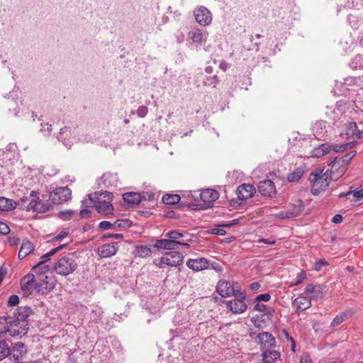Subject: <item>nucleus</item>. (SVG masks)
I'll return each instance as SVG.
<instances>
[{"mask_svg": "<svg viewBox=\"0 0 363 363\" xmlns=\"http://www.w3.org/2000/svg\"><path fill=\"white\" fill-rule=\"evenodd\" d=\"M123 200L128 204L137 205L140 202V195L135 192H126L123 195Z\"/></svg>", "mask_w": 363, "mask_h": 363, "instance_id": "f704fd0d", "label": "nucleus"}, {"mask_svg": "<svg viewBox=\"0 0 363 363\" xmlns=\"http://www.w3.org/2000/svg\"><path fill=\"white\" fill-rule=\"evenodd\" d=\"M137 255L140 257H148L152 254V250L147 245H138L136 246Z\"/></svg>", "mask_w": 363, "mask_h": 363, "instance_id": "e433bc0d", "label": "nucleus"}, {"mask_svg": "<svg viewBox=\"0 0 363 363\" xmlns=\"http://www.w3.org/2000/svg\"><path fill=\"white\" fill-rule=\"evenodd\" d=\"M177 243L176 240L168 239L157 240L154 247L157 249L163 250H176L177 249Z\"/></svg>", "mask_w": 363, "mask_h": 363, "instance_id": "cd10ccee", "label": "nucleus"}, {"mask_svg": "<svg viewBox=\"0 0 363 363\" xmlns=\"http://www.w3.org/2000/svg\"><path fill=\"white\" fill-rule=\"evenodd\" d=\"M81 210L79 216L81 218H86L91 216V194L86 196L85 199L82 201Z\"/></svg>", "mask_w": 363, "mask_h": 363, "instance_id": "c756f323", "label": "nucleus"}, {"mask_svg": "<svg viewBox=\"0 0 363 363\" xmlns=\"http://www.w3.org/2000/svg\"><path fill=\"white\" fill-rule=\"evenodd\" d=\"M351 106V101L348 102L344 100L338 101L334 108L327 107L325 115L339 127L340 124L349 120Z\"/></svg>", "mask_w": 363, "mask_h": 363, "instance_id": "20e7f679", "label": "nucleus"}, {"mask_svg": "<svg viewBox=\"0 0 363 363\" xmlns=\"http://www.w3.org/2000/svg\"><path fill=\"white\" fill-rule=\"evenodd\" d=\"M6 357H9V345L6 341L0 342V361Z\"/></svg>", "mask_w": 363, "mask_h": 363, "instance_id": "79ce46f5", "label": "nucleus"}, {"mask_svg": "<svg viewBox=\"0 0 363 363\" xmlns=\"http://www.w3.org/2000/svg\"><path fill=\"white\" fill-rule=\"evenodd\" d=\"M254 309L255 311H261V312H264L266 313H269L267 306L264 305V304H262V303H259V302L257 303L255 306H254Z\"/></svg>", "mask_w": 363, "mask_h": 363, "instance_id": "4d7b16f0", "label": "nucleus"}, {"mask_svg": "<svg viewBox=\"0 0 363 363\" xmlns=\"http://www.w3.org/2000/svg\"><path fill=\"white\" fill-rule=\"evenodd\" d=\"M19 303V298L16 295H12L9 297L8 304L11 306H15Z\"/></svg>", "mask_w": 363, "mask_h": 363, "instance_id": "13d9d810", "label": "nucleus"}, {"mask_svg": "<svg viewBox=\"0 0 363 363\" xmlns=\"http://www.w3.org/2000/svg\"><path fill=\"white\" fill-rule=\"evenodd\" d=\"M34 245L28 240H23L20 250L18 252V257L20 259L25 258L26 256L30 255L34 251Z\"/></svg>", "mask_w": 363, "mask_h": 363, "instance_id": "c85d7f7f", "label": "nucleus"}, {"mask_svg": "<svg viewBox=\"0 0 363 363\" xmlns=\"http://www.w3.org/2000/svg\"><path fill=\"white\" fill-rule=\"evenodd\" d=\"M218 82L219 80L218 77L216 75H213L211 77H206L203 83L206 86H213L215 87Z\"/></svg>", "mask_w": 363, "mask_h": 363, "instance_id": "de8ad7c7", "label": "nucleus"}, {"mask_svg": "<svg viewBox=\"0 0 363 363\" xmlns=\"http://www.w3.org/2000/svg\"><path fill=\"white\" fill-rule=\"evenodd\" d=\"M306 278V274L303 271H301L296 276V281L294 283V285H298L303 281V280Z\"/></svg>", "mask_w": 363, "mask_h": 363, "instance_id": "052dcab7", "label": "nucleus"}, {"mask_svg": "<svg viewBox=\"0 0 363 363\" xmlns=\"http://www.w3.org/2000/svg\"><path fill=\"white\" fill-rule=\"evenodd\" d=\"M165 236L169 240H176L183 237V235L177 230H171L167 233Z\"/></svg>", "mask_w": 363, "mask_h": 363, "instance_id": "09e8293b", "label": "nucleus"}, {"mask_svg": "<svg viewBox=\"0 0 363 363\" xmlns=\"http://www.w3.org/2000/svg\"><path fill=\"white\" fill-rule=\"evenodd\" d=\"M330 175L325 172L323 174L321 170H315L309 175V181L312 183L311 192L313 195H318L320 192L324 191L329 186Z\"/></svg>", "mask_w": 363, "mask_h": 363, "instance_id": "39448f33", "label": "nucleus"}, {"mask_svg": "<svg viewBox=\"0 0 363 363\" xmlns=\"http://www.w3.org/2000/svg\"><path fill=\"white\" fill-rule=\"evenodd\" d=\"M21 286L23 294L26 296L34 293L44 294V291L41 289L43 284L37 283L35 276L33 274H28L24 276L21 281Z\"/></svg>", "mask_w": 363, "mask_h": 363, "instance_id": "9d476101", "label": "nucleus"}, {"mask_svg": "<svg viewBox=\"0 0 363 363\" xmlns=\"http://www.w3.org/2000/svg\"><path fill=\"white\" fill-rule=\"evenodd\" d=\"M212 233L218 235H223L225 234V231L222 228H217L212 229Z\"/></svg>", "mask_w": 363, "mask_h": 363, "instance_id": "338daca9", "label": "nucleus"}, {"mask_svg": "<svg viewBox=\"0 0 363 363\" xmlns=\"http://www.w3.org/2000/svg\"><path fill=\"white\" fill-rule=\"evenodd\" d=\"M354 145L353 142L344 143L342 145L333 144L330 145L324 143L313 149L311 152V157H320L323 155L329 153L331 150L335 152H343L348 148L352 147Z\"/></svg>", "mask_w": 363, "mask_h": 363, "instance_id": "1a4fd4ad", "label": "nucleus"}, {"mask_svg": "<svg viewBox=\"0 0 363 363\" xmlns=\"http://www.w3.org/2000/svg\"><path fill=\"white\" fill-rule=\"evenodd\" d=\"M329 165L330 166L329 175H330V179L333 181H336L340 178L347 170V167L344 166V162H340L339 157H336Z\"/></svg>", "mask_w": 363, "mask_h": 363, "instance_id": "2eb2a0df", "label": "nucleus"}, {"mask_svg": "<svg viewBox=\"0 0 363 363\" xmlns=\"http://www.w3.org/2000/svg\"><path fill=\"white\" fill-rule=\"evenodd\" d=\"M52 131V125H50L49 123H42L41 124V128H40V132L45 135V136H48L50 134Z\"/></svg>", "mask_w": 363, "mask_h": 363, "instance_id": "8fccbe9b", "label": "nucleus"}, {"mask_svg": "<svg viewBox=\"0 0 363 363\" xmlns=\"http://www.w3.org/2000/svg\"><path fill=\"white\" fill-rule=\"evenodd\" d=\"M311 358L308 354H304L301 357L300 363H311Z\"/></svg>", "mask_w": 363, "mask_h": 363, "instance_id": "774afa93", "label": "nucleus"}, {"mask_svg": "<svg viewBox=\"0 0 363 363\" xmlns=\"http://www.w3.org/2000/svg\"><path fill=\"white\" fill-rule=\"evenodd\" d=\"M305 294L311 295L313 298H321L323 296L320 286H315L313 284H308L306 287Z\"/></svg>", "mask_w": 363, "mask_h": 363, "instance_id": "7c9ffc66", "label": "nucleus"}, {"mask_svg": "<svg viewBox=\"0 0 363 363\" xmlns=\"http://www.w3.org/2000/svg\"><path fill=\"white\" fill-rule=\"evenodd\" d=\"M208 37V33L206 30L194 28L189 32L187 40L190 45L195 46L196 48H201L203 46L206 51H209L211 45H206Z\"/></svg>", "mask_w": 363, "mask_h": 363, "instance_id": "6e6552de", "label": "nucleus"}, {"mask_svg": "<svg viewBox=\"0 0 363 363\" xmlns=\"http://www.w3.org/2000/svg\"><path fill=\"white\" fill-rule=\"evenodd\" d=\"M118 251L116 242L108 243L101 245L98 249V253L101 257H109L114 255Z\"/></svg>", "mask_w": 363, "mask_h": 363, "instance_id": "4be33fe9", "label": "nucleus"}, {"mask_svg": "<svg viewBox=\"0 0 363 363\" xmlns=\"http://www.w3.org/2000/svg\"><path fill=\"white\" fill-rule=\"evenodd\" d=\"M313 131L315 138H323L327 133L326 123L324 121L317 122L313 128Z\"/></svg>", "mask_w": 363, "mask_h": 363, "instance_id": "72a5a7b5", "label": "nucleus"}, {"mask_svg": "<svg viewBox=\"0 0 363 363\" xmlns=\"http://www.w3.org/2000/svg\"><path fill=\"white\" fill-rule=\"evenodd\" d=\"M226 308L234 314H241L246 311L247 306L245 299L234 298L226 302Z\"/></svg>", "mask_w": 363, "mask_h": 363, "instance_id": "f3484780", "label": "nucleus"}, {"mask_svg": "<svg viewBox=\"0 0 363 363\" xmlns=\"http://www.w3.org/2000/svg\"><path fill=\"white\" fill-rule=\"evenodd\" d=\"M103 313L101 308L99 306H92V320L97 321L100 320Z\"/></svg>", "mask_w": 363, "mask_h": 363, "instance_id": "a18cd8bd", "label": "nucleus"}, {"mask_svg": "<svg viewBox=\"0 0 363 363\" xmlns=\"http://www.w3.org/2000/svg\"><path fill=\"white\" fill-rule=\"evenodd\" d=\"M200 197L206 206H211L212 203L218 199L219 194L214 189H207L201 191Z\"/></svg>", "mask_w": 363, "mask_h": 363, "instance_id": "aec40b11", "label": "nucleus"}, {"mask_svg": "<svg viewBox=\"0 0 363 363\" xmlns=\"http://www.w3.org/2000/svg\"><path fill=\"white\" fill-rule=\"evenodd\" d=\"M303 211V206L301 203L298 206H294L291 210H289L286 211H279L277 214H275V216L279 218L284 219V218H291L298 216L300 213Z\"/></svg>", "mask_w": 363, "mask_h": 363, "instance_id": "b1692460", "label": "nucleus"}, {"mask_svg": "<svg viewBox=\"0 0 363 363\" xmlns=\"http://www.w3.org/2000/svg\"><path fill=\"white\" fill-rule=\"evenodd\" d=\"M303 174V170L301 168H297L288 175L287 179L290 182H296L301 178Z\"/></svg>", "mask_w": 363, "mask_h": 363, "instance_id": "a19ab883", "label": "nucleus"}, {"mask_svg": "<svg viewBox=\"0 0 363 363\" xmlns=\"http://www.w3.org/2000/svg\"><path fill=\"white\" fill-rule=\"evenodd\" d=\"M350 108L349 120L356 122V124L363 125V110L357 108L354 102H352Z\"/></svg>", "mask_w": 363, "mask_h": 363, "instance_id": "bb28decb", "label": "nucleus"}, {"mask_svg": "<svg viewBox=\"0 0 363 363\" xmlns=\"http://www.w3.org/2000/svg\"><path fill=\"white\" fill-rule=\"evenodd\" d=\"M68 234H69L68 230H63L57 235L55 236L52 238V240L54 242L61 241L64 238H65L68 235Z\"/></svg>", "mask_w": 363, "mask_h": 363, "instance_id": "864d4df0", "label": "nucleus"}, {"mask_svg": "<svg viewBox=\"0 0 363 363\" xmlns=\"http://www.w3.org/2000/svg\"><path fill=\"white\" fill-rule=\"evenodd\" d=\"M180 196L177 194H165L162 197V201L167 205H173L179 203Z\"/></svg>", "mask_w": 363, "mask_h": 363, "instance_id": "ea45409f", "label": "nucleus"}, {"mask_svg": "<svg viewBox=\"0 0 363 363\" xmlns=\"http://www.w3.org/2000/svg\"><path fill=\"white\" fill-rule=\"evenodd\" d=\"M25 352V346L21 342H17L13 345L11 347L9 346L10 358L12 357L14 359H18Z\"/></svg>", "mask_w": 363, "mask_h": 363, "instance_id": "a878e982", "label": "nucleus"}, {"mask_svg": "<svg viewBox=\"0 0 363 363\" xmlns=\"http://www.w3.org/2000/svg\"><path fill=\"white\" fill-rule=\"evenodd\" d=\"M10 232V228L7 224L0 221V233L2 235H7Z\"/></svg>", "mask_w": 363, "mask_h": 363, "instance_id": "bf43d9fd", "label": "nucleus"}, {"mask_svg": "<svg viewBox=\"0 0 363 363\" xmlns=\"http://www.w3.org/2000/svg\"><path fill=\"white\" fill-rule=\"evenodd\" d=\"M232 295H233L235 297V298L245 299L246 298L245 294L242 291H241L240 290H235L234 289Z\"/></svg>", "mask_w": 363, "mask_h": 363, "instance_id": "e2e57ef3", "label": "nucleus"}, {"mask_svg": "<svg viewBox=\"0 0 363 363\" xmlns=\"http://www.w3.org/2000/svg\"><path fill=\"white\" fill-rule=\"evenodd\" d=\"M328 265V263L325 259H319L315 262L313 269L318 272L322 269V267Z\"/></svg>", "mask_w": 363, "mask_h": 363, "instance_id": "3c124183", "label": "nucleus"}, {"mask_svg": "<svg viewBox=\"0 0 363 363\" xmlns=\"http://www.w3.org/2000/svg\"><path fill=\"white\" fill-rule=\"evenodd\" d=\"M270 298H271L270 294L268 293H266V294H262L258 295L255 298V301L258 303L260 301L267 302L270 300Z\"/></svg>", "mask_w": 363, "mask_h": 363, "instance_id": "5fc2aeb1", "label": "nucleus"}, {"mask_svg": "<svg viewBox=\"0 0 363 363\" xmlns=\"http://www.w3.org/2000/svg\"><path fill=\"white\" fill-rule=\"evenodd\" d=\"M92 205V208H94L98 213L104 215H111L113 212V206L111 203L113 200V194L108 191L101 192Z\"/></svg>", "mask_w": 363, "mask_h": 363, "instance_id": "423d86ee", "label": "nucleus"}, {"mask_svg": "<svg viewBox=\"0 0 363 363\" xmlns=\"http://www.w3.org/2000/svg\"><path fill=\"white\" fill-rule=\"evenodd\" d=\"M350 316V311H345L342 313H340V314L337 315L336 317L333 320L331 323L332 327H336L339 325L340 323L344 322L345 320H347Z\"/></svg>", "mask_w": 363, "mask_h": 363, "instance_id": "c9c22d12", "label": "nucleus"}, {"mask_svg": "<svg viewBox=\"0 0 363 363\" xmlns=\"http://www.w3.org/2000/svg\"><path fill=\"white\" fill-rule=\"evenodd\" d=\"M257 243H264L272 245L276 243V240L274 238H259L257 240Z\"/></svg>", "mask_w": 363, "mask_h": 363, "instance_id": "680f3d73", "label": "nucleus"}, {"mask_svg": "<svg viewBox=\"0 0 363 363\" xmlns=\"http://www.w3.org/2000/svg\"><path fill=\"white\" fill-rule=\"evenodd\" d=\"M350 67L352 69H363V55H356L350 62Z\"/></svg>", "mask_w": 363, "mask_h": 363, "instance_id": "58836bf2", "label": "nucleus"}, {"mask_svg": "<svg viewBox=\"0 0 363 363\" xmlns=\"http://www.w3.org/2000/svg\"><path fill=\"white\" fill-rule=\"evenodd\" d=\"M67 245V244H62V245H60L59 246H57V247H55L53 249H52L51 250H50L48 252H47L46 254L43 255L40 259H41V261L38 262V264H37L35 266L33 267V269H37L38 268L40 265H43L45 262H46L48 260H49L50 259V257L52 256H53L55 254H56L57 252H59L60 250H62V248H64L65 246Z\"/></svg>", "mask_w": 363, "mask_h": 363, "instance_id": "2f4dec72", "label": "nucleus"}, {"mask_svg": "<svg viewBox=\"0 0 363 363\" xmlns=\"http://www.w3.org/2000/svg\"><path fill=\"white\" fill-rule=\"evenodd\" d=\"M16 202L12 199L0 197V211H9L16 207Z\"/></svg>", "mask_w": 363, "mask_h": 363, "instance_id": "473e14b6", "label": "nucleus"}, {"mask_svg": "<svg viewBox=\"0 0 363 363\" xmlns=\"http://www.w3.org/2000/svg\"><path fill=\"white\" fill-rule=\"evenodd\" d=\"M88 135L85 134V131L82 127H67L65 126L61 128L57 135L59 141L68 149L72 145L78 142H88Z\"/></svg>", "mask_w": 363, "mask_h": 363, "instance_id": "7ed1b4c3", "label": "nucleus"}, {"mask_svg": "<svg viewBox=\"0 0 363 363\" xmlns=\"http://www.w3.org/2000/svg\"><path fill=\"white\" fill-rule=\"evenodd\" d=\"M136 113L140 118H144L147 113V108L144 106H139Z\"/></svg>", "mask_w": 363, "mask_h": 363, "instance_id": "6e6d98bb", "label": "nucleus"}, {"mask_svg": "<svg viewBox=\"0 0 363 363\" xmlns=\"http://www.w3.org/2000/svg\"><path fill=\"white\" fill-rule=\"evenodd\" d=\"M118 182V177L116 174L107 172L104 173L96 182L99 188H110L116 186Z\"/></svg>", "mask_w": 363, "mask_h": 363, "instance_id": "dca6fc26", "label": "nucleus"}, {"mask_svg": "<svg viewBox=\"0 0 363 363\" xmlns=\"http://www.w3.org/2000/svg\"><path fill=\"white\" fill-rule=\"evenodd\" d=\"M11 316L0 317V335L9 333Z\"/></svg>", "mask_w": 363, "mask_h": 363, "instance_id": "4c0bfd02", "label": "nucleus"}, {"mask_svg": "<svg viewBox=\"0 0 363 363\" xmlns=\"http://www.w3.org/2000/svg\"><path fill=\"white\" fill-rule=\"evenodd\" d=\"M131 222L127 219H118L113 223V230L126 228L130 226Z\"/></svg>", "mask_w": 363, "mask_h": 363, "instance_id": "37998d69", "label": "nucleus"}, {"mask_svg": "<svg viewBox=\"0 0 363 363\" xmlns=\"http://www.w3.org/2000/svg\"><path fill=\"white\" fill-rule=\"evenodd\" d=\"M343 123L345 129L340 133V136L342 138H363V130H358L356 122H353L352 121H349V120H347V121H345Z\"/></svg>", "mask_w": 363, "mask_h": 363, "instance_id": "4468645a", "label": "nucleus"}, {"mask_svg": "<svg viewBox=\"0 0 363 363\" xmlns=\"http://www.w3.org/2000/svg\"><path fill=\"white\" fill-rule=\"evenodd\" d=\"M217 292L223 297H228L233 292V287L230 281H220L216 286Z\"/></svg>", "mask_w": 363, "mask_h": 363, "instance_id": "393cba45", "label": "nucleus"}, {"mask_svg": "<svg viewBox=\"0 0 363 363\" xmlns=\"http://www.w3.org/2000/svg\"><path fill=\"white\" fill-rule=\"evenodd\" d=\"M257 340L258 343L260 345L262 353H264L265 352H273V351H279L276 349V339L275 337L268 332H262L258 334L257 337Z\"/></svg>", "mask_w": 363, "mask_h": 363, "instance_id": "f8f14e48", "label": "nucleus"}, {"mask_svg": "<svg viewBox=\"0 0 363 363\" xmlns=\"http://www.w3.org/2000/svg\"><path fill=\"white\" fill-rule=\"evenodd\" d=\"M77 267V263L72 254H67L60 257L55 264L54 269L57 274L67 276L72 274Z\"/></svg>", "mask_w": 363, "mask_h": 363, "instance_id": "0eeeda50", "label": "nucleus"}, {"mask_svg": "<svg viewBox=\"0 0 363 363\" xmlns=\"http://www.w3.org/2000/svg\"><path fill=\"white\" fill-rule=\"evenodd\" d=\"M255 188L250 184H242L237 189L238 197L240 200H246L253 196L255 193Z\"/></svg>", "mask_w": 363, "mask_h": 363, "instance_id": "6ab92c4d", "label": "nucleus"}, {"mask_svg": "<svg viewBox=\"0 0 363 363\" xmlns=\"http://www.w3.org/2000/svg\"><path fill=\"white\" fill-rule=\"evenodd\" d=\"M31 308L28 306L18 307L10 318L9 335L12 337H21L28 330L27 318L31 313Z\"/></svg>", "mask_w": 363, "mask_h": 363, "instance_id": "f03ea898", "label": "nucleus"}, {"mask_svg": "<svg viewBox=\"0 0 363 363\" xmlns=\"http://www.w3.org/2000/svg\"><path fill=\"white\" fill-rule=\"evenodd\" d=\"M76 211L72 210L62 211L59 213V217L63 220H68L72 218Z\"/></svg>", "mask_w": 363, "mask_h": 363, "instance_id": "c03bdc74", "label": "nucleus"}, {"mask_svg": "<svg viewBox=\"0 0 363 363\" xmlns=\"http://www.w3.org/2000/svg\"><path fill=\"white\" fill-rule=\"evenodd\" d=\"M356 151H350V152L345 154L342 157H339L340 162H344V166L347 168V164L355 156Z\"/></svg>", "mask_w": 363, "mask_h": 363, "instance_id": "49530a36", "label": "nucleus"}, {"mask_svg": "<svg viewBox=\"0 0 363 363\" xmlns=\"http://www.w3.org/2000/svg\"><path fill=\"white\" fill-rule=\"evenodd\" d=\"M184 256L179 252H169L166 253L159 259H155L154 263L160 268H164L166 266L177 267L182 264Z\"/></svg>", "mask_w": 363, "mask_h": 363, "instance_id": "9b49d317", "label": "nucleus"}, {"mask_svg": "<svg viewBox=\"0 0 363 363\" xmlns=\"http://www.w3.org/2000/svg\"><path fill=\"white\" fill-rule=\"evenodd\" d=\"M99 228L101 230H113V223L106 220L101 221L99 224Z\"/></svg>", "mask_w": 363, "mask_h": 363, "instance_id": "603ef678", "label": "nucleus"}, {"mask_svg": "<svg viewBox=\"0 0 363 363\" xmlns=\"http://www.w3.org/2000/svg\"><path fill=\"white\" fill-rule=\"evenodd\" d=\"M357 79L354 77H347L345 79L344 84L346 85L352 86L357 84Z\"/></svg>", "mask_w": 363, "mask_h": 363, "instance_id": "69168bd1", "label": "nucleus"}, {"mask_svg": "<svg viewBox=\"0 0 363 363\" xmlns=\"http://www.w3.org/2000/svg\"><path fill=\"white\" fill-rule=\"evenodd\" d=\"M352 196L357 200L360 201L361 199H363V189L352 192Z\"/></svg>", "mask_w": 363, "mask_h": 363, "instance_id": "0e129e2a", "label": "nucleus"}, {"mask_svg": "<svg viewBox=\"0 0 363 363\" xmlns=\"http://www.w3.org/2000/svg\"><path fill=\"white\" fill-rule=\"evenodd\" d=\"M194 16L196 23L201 26H208L213 21L211 12L203 6H198L194 9Z\"/></svg>", "mask_w": 363, "mask_h": 363, "instance_id": "ddd939ff", "label": "nucleus"}, {"mask_svg": "<svg viewBox=\"0 0 363 363\" xmlns=\"http://www.w3.org/2000/svg\"><path fill=\"white\" fill-rule=\"evenodd\" d=\"M186 266L194 271H201L207 269L208 262L205 258L189 259L186 262Z\"/></svg>", "mask_w": 363, "mask_h": 363, "instance_id": "412c9836", "label": "nucleus"}, {"mask_svg": "<svg viewBox=\"0 0 363 363\" xmlns=\"http://www.w3.org/2000/svg\"><path fill=\"white\" fill-rule=\"evenodd\" d=\"M259 193L266 196L272 197L277 194L274 183L271 180L261 181L258 185Z\"/></svg>", "mask_w": 363, "mask_h": 363, "instance_id": "a211bd4d", "label": "nucleus"}, {"mask_svg": "<svg viewBox=\"0 0 363 363\" xmlns=\"http://www.w3.org/2000/svg\"><path fill=\"white\" fill-rule=\"evenodd\" d=\"M293 305L297 310L303 311L311 306V298L301 294L294 300Z\"/></svg>", "mask_w": 363, "mask_h": 363, "instance_id": "5701e85b", "label": "nucleus"}, {"mask_svg": "<svg viewBox=\"0 0 363 363\" xmlns=\"http://www.w3.org/2000/svg\"><path fill=\"white\" fill-rule=\"evenodd\" d=\"M72 191L67 186L55 188L50 193L49 201L50 203H44L39 199L25 198L21 199V207H25L27 211L43 213L48 211L51 203L58 205L62 203L71 198Z\"/></svg>", "mask_w": 363, "mask_h": 363, "instance_id": "f257e3e1", "label": "nucleus"}]
</instances>
